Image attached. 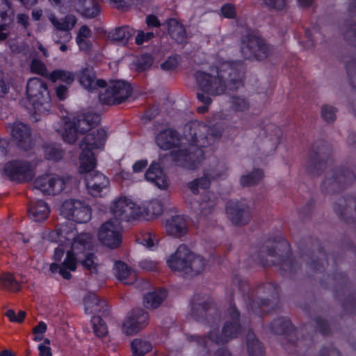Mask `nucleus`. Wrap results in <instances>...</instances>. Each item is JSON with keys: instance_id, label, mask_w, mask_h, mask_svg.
<instances>
[{"instance_id": "nucleus-42", "label": "nucleus", "mask_w": 356, "mask_h": 356, "mask_svg": "<svg viewBox=\"0 0 356 356\" xmlns=\"http://www.w3.org/2000/svg\"><path fill=\"white\" fill-rule=\"evenodd\" d=\"M216 312V309L212 304L204 303L194 308L193 310V314L196 319L199 321L203 318L208 319V316Z\"/></svg>"}, {"instance_id": "nucleus-15", "label": "nucleus", "mask_w": 356, "mask_h": 356, "mask_svg": "<svg viewBox=\"0 0 356 356\" xmlns=\"http://www.w3.org/2000/svg\"><path fill=\"white\" fill-rule=\"evenodd\" d=\"M81 172H82L80 170ZM90 172L86 177V185L88 193L95 197H100L108 191L109 181L100 172Z\"/></svg>"}, {"instance_id": "nucleus-56", "label": "nucleus", "mask_w": 356, "mask_h": 356, "mask_svg": "<svg viewBox=\"0 0 356 356\" xmlns=\"http://www.w3.org/2000/svg\"><path fill=\"white\" fill-rule=\"evenodd\" d=\"M313 213L312 206L311 204H307L301 207L298 211V216L302 220H307L309 218Z\"/></svg>"}, {"instance_id": "nucleus-29", "label": "nucleus", "mask_w": 356, "mask_h": 356, "mask_svg": "<svg viewBox=\"0 0 356 356\" xmlns=\"http://www.w3.org/2000/svg\"><path fill=\"white\" fill-rule=\"evenodd\" d=\"M168 33L179 43H182L186 38L184 27L177 20L171 19L167 22Z\"/></svg>"}, {"instance_id": "nucleus-18", "label": "nucleus", "mask_w": 356, "mask_h": 356, "mask_svg": "<svg viewBox=\"0 0 356 356\" xmlns=\"http://www.w3.org/2000/svg\"><path fill=\"white\" fill-rule=\"evenodd\" d=\"M33 165L22 161H15L6 163L3 168L4 174L11 179H26L31 175Z\"/></svg>"}, {"instance_id": "nucleus-17", "label": "nucleus", "mask_w": 356, "mask_h": 356, "mask_svg": "<svg viewBox=\"0 0 356 356\" xmlns=\"http://www.w3.org/2000/svg\"><path fill=\"white\" fill-rule=\"evenodd\" d=\"M226 213L231 220H248L251 216V211L247 201L230 200L227 203Z\"/></svg>"}, {"instance_id": "nucleus-21", "label": "nucleus", "mask_w": 356, "mask_h": 356, "mask_svg": "<svg viewBox=\"0 0 356 356\" xmlns=\"http://www.w3.org/2000/svg\"><path fill=\"white\" fill-rule=\"evenodd\" d=\"M10 131L13 138L22 148L26 149L31 145L30 129L26 124L18 122H15L10 127Z\"/></svg>"}, {"instance_id": "nucleus-27", "label": "nucleus", "mask_w": 356, "mask_h": 356, "mask_svg": "<svg viewBox=\"0 0 356 356\" xmlns=\"http://www.w3.org/2000/svg\"><path fill=\"white\" fill-rule=\"evenodd\" d=\"M76 7L86 17H94L99 12V5L95 0H78Z\"/></svg>"}, {"instance_id": "nucleus-55", "label": "nucleus", "mask_w": 356, "mask_h": 356, "mask_svg": "<svg viewBox=\"0 0 356 356\" xmlns=\"http://www.w3.org/2000/svg\"><path fill=\"white\" fill-rule=\"evenodd\" d=\"M222 15L227 18H233L236 15L234 6L231 3L225 4L221 8Z\"/></svg>"}, {"instance_id": "nucleus-5", "label": "nucleus", "mask_w": 356, "mask_h": 356, "mask_svg": "<svg viewBox=\"0 0 356 356\" xmlns=\"http://www.w3.org/2000/svg\"><path fill=\"white\" fill-rule=\"evenodd\" d=\"M99 116L94 113H82L65 122L62 131L63 138L68 143H74L82 134L97 124Z\"/></svg>"}, {"instance_id": "nucleus-7", "label": "nucleus", "mask_w": 356, "mask_h": 356, "mask_svg": "<svg viewBox=\"0 0 356 356\" xmlns=\"http://www.w3.org/2000/svg\"><path fill=\"white\" fill-rule=\"evenodd\" d=\"M26 95L35 113H44L51 108V97L46 83L38 78L29 80Z\"/></svg>"}, {"instance_id": "nucleus-35", "label": "nucleus", "mask_w": 356, "mask_h": 356, "mask_svg": "<svg viewBox=\"0 0 356 356\" xmlns=\"http://www.w3.org/2000/svg\"><path fill=\"white\" fill-rule=\"evenodd\" d=\"M0 284L1 288L10 292H15L20 290L19 283L10 273L6 272L1 274Z\"/></svg>"}, {"instance_id": "nucleus-14", "label": "nucleus", "mask_w": 356, "mask_h": 356, "mask_svg": "<svg viewBox=\"0 0 356 356\" xmlns=\"http://www.w3.org/2000/svg\"><path fill=\"white\" fill-rule=\"evenodd\" d=\"M149 324V315L140 308L133 309L124 321L122 330L126 335H134L143 330Z\"/></svg>"}, {"instance_id": "nucleus-2", "label": "nucleus", "mask_w": 356, "mask_h": 356, "mask_svg": "<svg viewBox=\"0 0 356 356\" xmlns=\"http://www.w3.org/2000/svg\"><path fill=\"white\" fill-rule=\"evenodd\" d=\"M236 76V71L229 63L224 62L211 67L208 71L198 72L196 75L197 82L200 89L197 93L198 99L204 106L198 107L199 113H204L207 105L211 102L210 96L223 94L230 83L238 81L241 76Z\"/></svg>"}, {"instance_id": "nucleus-51", "label": "nucleus", "mask_w": 356, "mask_h": 356, "mask_svg": "<svg viewBox=\"0 0 356 356\" xmlns=\"http://www.w3.org/2000/svg\"><path fill=\"white\" fill-rule=\"evenodd\" d=\"M31 70L38 74L45 75L47 74V68L45 65L40 60H33L31 65Z\"/></svg>"}, {"instance_id": "nucleus-48", "label": "nucleus", "mask_w": 356, "mask_h": 356, "mask_svg": "<svg viewBox=\"0 0 356 356\" xmlns=\"http://www.w3.org/2000/svg\"><path fill=\"white\" fill-rule=\"evenodd\" d=\"M9 10L10 4L7 0H0V23L10 22V18L8 13Z\"/></svg>"}, {"instance_id": "nucleus-41", "label": "nucleus", "mask_w": 356, "mask_h": 356, "mask_svg": "<svg viewBox=\"0 0 356 356\" xmlns=\"http://www.w3.org/2000/svg\"><path fill=\"white\" fill-rule=\"evenodd\" d=\"M43 151L44 157L49 160L58 161L62 159L63 155V151L55 144L44 145Z\"/></svg>"}, {"instance_id": "nucleus-40", "label": "nucleus", "mask_w": 356, "mask_h": 356, "mask_svg": "<svg viewBox=\"0 0 356 356\" xmlns=\"http://www.w3.org/2000/svg\"><path fill=\"white\" fill-rule=\"evenodd\" d=\"M48 78L53 82L61 81L67 84H70L74 80V75L70 71L56 70L48 75Z\"/></svg>"}, {"instance_id": "nucleus-34", "label": "nucleus", "mask_w": 356, "mask_h": 356, "mask_svg": "<svg viewBox=\"0 0 356 356\" xmlns=\"http://www.w3.org/2000/svg\"><path fill=\"white\" fill-rule=\"evenodd\" d=\"M79 82L87 90L93 89L96 85L99 87L105 86L104 81H95L92 73L88 70H84L81 72Z\"/></svg>"}, {"instance_id": "nucleus-60", "label": "nucleus", "mask_w": 356, "mask_h": 356, "mask_svg": "<svg viewBox=\"0 0 356 356\" xmlns=\"http://www.w3.org/2000/svg\"><path fill=\"white\" fill-rule=\"evenodd\" d=\"M76 42L79 47V49L83 51H88L90 50L92 43L89 39L76 40Z\"/></svg>"}, {"instance_id": "nucleus-30", "label": "nucleus", "mask_w": 356, "mask_h": 356, "mask_svg": "<svg viewBox=\"0 0 356 356\" xmlns=\"http://www.w3.org/2000/svg\"><path fill=\"white\" fill-rule=\"evenodd\" d=\"M188 266L186 274L191 276L202 273L206 266V261L200 256L195 255L190 251L188 257Z\"/></svg>"}, {"instance_id": "nucleus-38", "label": "nucleus", "mask_w": 356, "mask_h": 356, "mask_svg": "<svg viewBox=\"0 0 356 356\" xmlns=\"http://www.w3.org/2000/svg\"><path fill=\"white\" fill-rule=\"evenodd\" d=\"M272 331L277 334H286L292 330L291 321L286 318H278L275 319L270 325Z\"/></svg>"}, {"instance_id": "nucleus-53", "label": "nucleus", "mask_w": 356, "mask_h": 356, "mask_svg": "<svg viewBox=\"0 0 356 356\" xmlns=\"http://www.w3.org/2000/svg\"><path fill=\"white\" fill-rule=\"evenodd\" d=\"M265 3L271 9L282 10L286 8V0H264Z\"/></svg>"}, {"instance_id": "nucleus-12", "label": "nucleus", "mask_w": 356, "mask_h": 356, "mask_svg": "<svg viewBox=\"0 0 356 356\" xmlns=\"http://www.w3.org/2000/svg\"><path fill=\"white\" fill-rule=\"evenodd\" d=\"M101 88L99 101L108 105L121 103L131 94L130 86L122 81H111L106 88Z\"/></svg>"}, {"instance_id": "nucleus-1", "label": "nucleus", "mask_w": 356, "mask_h": 356, "mask_svg": "<svg viewBox=\"0 0 356 356\" xmlns=\"http://www.w3.org/2000/svg\"><path fill=\"white\" fill-rule=\"evenodd\" d=\"M220 135V130L213 131L204 124L193 122L184 137L172 129H166L158 134L156 143L163 149L175 148L172 156L178 164L193 169L204 159V149L213 145Z\"/></svg>"}, {"instance_id": "nucleus-33", "label": "nucleus", "mask_w": 356, "mask_h": 356, "mask_svg": "<svg viewBox=\"0 0 356 356\" xmlns=\"http://www.w3.org/2000/svg\"><path fill=\"white\" fill-rule=\"evenodd\" d=\"M247 350L250 356H263L264 348L255 334L249 332L246 336Z\"/></svg>"}, {"instance_id": "nucleus-63", "label": "nucleus", "mask_w": 356, "mask_h": 356, "mask_svg": "<svg viewBox=\"0 0 356 356\" xmlns=\"http://www.w3.org/2000/svg\"><path fill=\"white\" fill-rule=\"evenodd\" d=\"M40 356H52L51 348L44 344H40L38 346Z\"/></svg>"}, {"instance_id": "nucleus-13", "label": "nucleus", "mask_w": 356, "mask_h": 356, "mask_svg": "<svg viewBox=\"0 0 356 356\" xmlns=\"http://www.w3.org/2000/svg\"><path fill=\"white\" fill-rule=\"evenodd\" d=\"M91 241L92 235L89 233L81 234L75 237L71 250L67 251L66 258L62 263V266L69 270L74 271L76 268V257L91 248Z\"/></svg>"}, {"instance_id": "nucleus-11", "label": "nucleus", "mask_w": 356, "mask_h": 356, "mask_svg": "<svg viewBox=\"0 0 356 356\" xmlns=\"http://www.w3.org/2000/svg\"><path fill=\"white\" fill-rule=\"evenodd\" d=\"M67 179L55 173H44L34 180L33 187L44 195H56L65 189Z\"/></svg>"}, {"instance_id": "nucleus-52", "label": "nucleus", "mask_w": 356, "mask_h": 356, "mask_svg": "<svg viewBox=\"0 0 356 356\" xmlns=\"http://www.w3.org/2000/svg\"><path fill=\"white\" fill-rule=\"evenodd\" d=\"M228 169L224 165H218L209 173L211 179H222L226 177Z\"/></svg>"}, {"instance_id": "nucleus-3", "label": "nucleus", "mask_w": 356, "mask_h": 356, "mask_svg": "<svg viewBox=\"0 0 356 356\" xmlns=\"http://www.w3.org/2000/svg\"><path fill=\"white\" fill-rule=\"evenodd\" d=\"M107 138L106 131L104 129L93 130L87 134L80 145L81 152L79 156V170L92 171L96 165L95 153L104 148Z\"/></svg>"}, {"instance_id": "nucleus-61", "label": "nucleus", "mask_w": 356, "mask_h": 356, "mask_svg": "<svg viewBox=\"0 0 356 356\" xmlns=\"http://www.w3.org/2000/svg\"><path fill=\"white\" fill-rule=\"evenodd\" d=\"M316 325L319 331L323 334H326L328 333V326L327 323L323 319L320 318H316Z\"/></svg>"}, {"instance_id": "nucleus-50", "label": "nucleus", "mask_w": 356, "mask_h": 356, "mask_svg": "<svg viewBox=\"0 0 356 356\" xmlns=\"http://www.w3.org/2000/svg\"><path fill=\"white\" fill-rule=\"evenodd\" d=\"M266 293L271 296H277L278 293L277 287L273 283H266L258 289L257 293Z\"/></svg>"}, {"instance_id": "nucleus-37", "label": "nucleus", "mask_w": 356, "mask_h": 356, "mask_svg": "<svg viewBox=\"0 0 356 356\" xmlns=\"http://www.w3.org/2000/svg\"><path fill=\"white\" fill-rule=\"evenodd\" d=\"M164 229L168 236L180 238L188 232L187 224H164Z\"/></svg>"}, {"instance_id": "nucleus-59", "label": "nucleus", "mask_w": 356, "mask_h": 356, "mask_svg": "<svg viewBox=\"0 0 356 356\" xmlns=\"http://www.w3.org/2000/svg\"><path fill=\"white\" fill-rule=\"evenodd\" d=\"M140 266L146 270H156L158 268V263L150 260H143L140 261Z\"/></svg>"}, {"instance_id": "nucleus-58", "label": "nucleus", "mask_w": 356, "mask_h": 356, "mask_svg": "<svg viewBox=\"0 0 356 356\" xmlns=\"http://www.w3.org/2000/svg\"><path fill=\"white\" fill-rule=\"evenodd\" d=\"M92 35L90 29L86 26H82L78 32L76 40L90 39Z\"/></svg>"}, {"instance_id": "nucleus-25", "label": "nucleus", "mask_w": 356, "mask_h": 356, "mask_svg": "<svg viewBox=\"0 0 356 356\" xmlns=\"http://www.w3.org/2000/svg\"><path fill=\"white\" fill-rule=\"evenodd\" d=\"M134 32V30L129 26L117 28L108 33V38L118 44H125Z\"/></svg>"}, {"instance_id": "nucleus-4", "label": "nucleus", "mask_w": 356, "mask_h": 356, "mask_svg": "<svg viewBox=\"0 0 356 356\" xmlns=\"http://www.w3.org/2000/svg\"><path fill=\"white\" fill-rule=\"evenodd\" d=\"M228 315L231 321H226L220 336L217 335L216 331H212L209 333V336L200 337L195 335L192 336L191 338L199 345L204 347L207 346L209 341L223 344L227 343L229 339L236 337L240 331V325L238 323L239 312L234 305H230L228 309Z\"/></svg>"}, {"instance_id": "nucleus-19", "label": "nucleus", "mask_w": 356, "mask_h": 356, "mask_svg": "<svg viewBox=\"0 0 356 356\" xmlns=\"http://www.w3.org/2000/svg\"><path fill=\"white\" fill-rule=\"evenodd\" d=\"M190 250L185 245L178 247L176 252L167 260L168 267L173 271H182L186 274Z\"/></svg>"}, {"instance_id": "nucleus-31", "label": "nucleus", "mask_w": 356, "mask_h": 356, "mask_svg": "<svg viewBox=\"0 0 356 356\" xmlns=\"http://www.w3.org/2000/svg\"><path fill=\"white\" fill-rule=\"evenodd\" d=\"M264 177V172L261 169L254 168L240 177V184L243 187L252 186L258 184Z\"/></svg>"}, {"instance_id": "nucleus-10", "label": "nucleus", "mask_w": 356, "mask_h": 356, "mask_svg": "<svg viewBox=\"0 0 356 356\" xmlns=\"http://www.w3.org/2000/svg\"><path fill=\"white\" fill-rule=\"evenodd\" d=\"M241 49L245 58H254L259 60L266 59L273 53L272 47L268 45L262 38L254 35L245 38Z\"/></svg>"}, {"instance_id": "nucleus-23", "label": "nucleus", "mask_w": 356, "mask_h": 356, "mask_svg": "<svg viewBox=\"0 0 356 356\" xmlns=\"http://www.w3.org/2000/svg\"><path fill=\"white\" fill-rule=\"evenodd\" d=\"M140 211L143 215L139 220H152L161 213L163 206L159 200H152L145 202Z\"/></svg>"}, {"instance_id": "nucleus-46", "label": "nucleus", "mask_w": 356, "mask_h": 356, "mask_svg": "<svg viewBox=\"0 0 356 356\" xmlns=\"http://www.w3.org/2000/svg\"><path fill=\"white\" fill-rule=\"evenodd\" d=\"M210 179L207 176L195 179L189 183V188L193 193H197L200 188H207L210 184Z\"/></svg>"}, {"instance_id": "nucleus-44", "label": "nucleus", "mask_w": 356, "mask_h": 356, "mask_svg": "<svg viewBox=\"0 0 356 356\" xmlns=\"http://www.w3.org/2000/svg\"><path fill=\"white\" fill-rule=\"evenodd\" d=\"M337 109L330 105L325 104L321 108V115L322 118L328 123L332 122L336 120Z\"/></svg>"}, {"instance_id": "nucleus-62", "label": "nucleus", "mask_w": 356, "mask_h": 356, "mask_svg": "<svg viewBox=\"0 0 356 356\" xmlns=\"http://www.w3.org/2000/svg\"><path fill=\"white\" fill-rule=\"evenodd\" d=\"M320 356H340V353L334 348H324L321 350Z\"/></svg>"}, {"instance_id": "nucleus-22", "label": "nucleus", "mask_w": 356, "mask_h": 356, "mask_svg": "<svg viewBox=\"0 0 356 356\" xmlns=\"http://www.w3.org/2000/svg\"><path fill=\"white\" fill-rule=\"evenodd\" d=\"M85 311L86 313H99L106 316L109 314L107 305L104 300L92 293H89L84 298Z\"/></svg>"}, {"instance_id": "nucleus-20", "label": "nucleus", "mask_w": 356, "mask_h": 356, "mask_svg": "<svg viewBox=\"0 0 356 356\" xmlns=\"http://www.w3.org/2000/svg\"><path fill=\"white\" fill-rule=\"evenodd\" d=\"M145 177L147 181L154 184L160 189H165L170 185L168 178L157 163H152L151 164Z\"/></svg>"}, {"instance_id": "nucleus-6", "label": "nucleus", "mask_w": 356, "mask_h": 356, "mask_svg": "<svg viewBox=\"0 0 356 356\" xmlns=\"http://www.w3.org/2000/svg\"><path fill=\"white\" fill-rule=\"evenodd\" d=\"M266 254L270 259H266L263 263L264 265H280L286 272L292 273L296 270L298 264L289 257L290 252L289 243L283 238L280 237L277 241H275L270 247L267 245Z\"/></svg>"}, {"instance_id": "nucleus-24", "label": "nucleus", "mask_w": 356, "mask_h": 356, "mask_svg": "<svg viewBox=\"0 0 356 356\" xmlns=\"http://www.w3.org/2000/svg\"><path fill=\"white\" fill-rule=\"evenodd\" d=\"M49 19L57 31L69 32L76 24V19L72 15H66L60 19H57L54 15L49 16Z\"/></svg>"}, {"instance_id": "nucleus-32", "label": "nucleus", "mask_w": 356, "mask_h": 356, "mask_svg": "<svg viewBox=\"0 0 356 356\" xmlns=\"http://www.w3.org/2000/svg\"><path fill=\"white\" fill-rule=\"evenodd\" d=\"M115 267L117 270L116 276L120 280L125 284L132 283L135 279V273L125 263L117 261Z\"/></svg>"}, {"instance_id": "nucleus-49", "label": "nucleus", "mask_w": 356, "mask_h": 356, "mask_svg": "<svg viewBox=\"0 0 356 356\" xmlns=\"http://www.w3.org/2000/svg\"><path fill=\"white\" fill-rule=\"evenodd\" d=\"M5 316L8 317L11 322L21 323L23 322L26 316V312L24 311H19L17 314H16L14 310L8 309L5 313Z\"/></svg>"}, {"instance_id": "nucleus-8", "label": "nucleus", "mask_w": 356, "mask_h": 356, "mask_svg": "<svg viewBox=\"0 0 356 356\" xmlns=\"http://www.w3.org/2000/svg\"><path fill=\"white\" fill-rule=\"evenodd\" d=\"M59 213L65 219L74 222H88L92 218L90 206L79 199L69 198L63 201Z\"/></svg>"}, {"instance_id": "nucleus-16", "label": "nucleus", "mask_w": 356, "mask_h": 356, "mask_svg": "<svg viewBox=\"0 0 356 356\" xmlns=\"http://www.w3.org/2000/svg\"><path fill=\"white\" fill-rule=\"evenodd\" d=\"M98 238L103 245L112 249L117 248L122 243L121 229L115 224H102Z\"/></svg>"}, {"instance_id": "nucleus-39", "label": "nucleus", "mask_w": 356, "mask_h": 356, "mask_svg": "<svg viewBox=\"0 0 356 356\" xmlns=\"http://www.w3.org/2000/svg\"><path fill=\"white\" fill-rule=\"evenodd\" d=\"M152 348V344L147 341L136 339L131 342V349L134 356H143Z\"/></svg>"}, {"instance_id": "nucleus-9", "label": "nucleus", "mask_w": 356, "mask_h": 356, "mask_svg": "<svg viewBox=\"0 0 356 356\" xmlns=\"http://www.w3.org/2000/svg\"><path fill=\"white\" fill-rule=\"evenodd\" d=\"M140 210L141 207L124 197L115 200L110 207L112 220L118 221L138 220L143 215Z\"/></svg>"}, {"instance_id": "nucleus-26", "label": "nucleus", "mask_w": 356, "mask_h": 356, "mask_svg": "<svg viewBox=\"0 0 356 356\" xmlns=\"http://www.w3.org/2000/svg\"><path fill=\"white\" fill-rule=\"evenodd\" d=\"M166 296V291L163 289L148 293L143 298L144 306L147 309H156L161 305Z\"/></svg>"}, {"instance_id": "nucleus-64", "label": "nucleus", "mask_w": 356, "mask_h": 356, "mask_svg": "<svg viewBox=\"0 0 356 356\" xmlns=\"http://www.w3.org/2000/svg\"><path fill=\"white\" fill-rule=\"evenodd\" d=\"M146 22L148 26L157 27L161 25L158 18L154 15H149L146 18Z\"/></svg>"}, {"instance_id": "nucleus-28", "label": "nucleus", "mask_w": 356, "mask_h": 356, "mask_svg": "<svg viewBox=\"0 0 356 356\" xmlns=\"http://www.w3.org/2000/svg\"><path fill=\"white\" fill-rule=\"evenodd\" d=\"M50 213L47 204L42 200L38 201L35 205L29 209L31 218L36 222L45 220Z\"/></svg>"}, {"instance_id": "nucleus-54", "label": "nucleus", "mask_w": 356, "mask_h": 356, "mask_svg": "<svg viewBox=\"0 0 356 356\" xmlns=\"http://www.w3.org/2000/svg\"><path fill=\"white\" fill-rule=\"evenodd\" d=\"M179 58L177 56L169 57L161 64V68L165 70H172L175 69L179 64Z\"/></svg>"}, {"instance_id": "nucleus-57", "label": "nucleus", "mask_w": 356, "mask_h": 356, "mask_svg": "<svg viewBox=\"0 0 356 356\" xmlns=\"http://www.w3.org/2000/svg\"><path fill=\"white\" fill-rule=\"evenodd\" d=\"M153 36L154 33L152 32L145 33L143 31H140L136 37V43L137 44H141L150 40Z\"/></svg>"}, {"instance_id": "nucleus-45", "label": "nucleus", "mask_w": 356, "mask_h": 356, "mask_svg": "<svg viewBox=\"0 0 356 356\" xmlns=\"http://www.w3.org/2000/svg\"><path fill=\"white\" fill-rule=\"evenodd\" d=\"M136 241L147 248H151L154 245V241H156V238L152 233L143 232L136 236Z\"/></svg>"}, {"instance_id": "nucleus-47", "label": "nucleus", "mask_w": 356, "mask_h": 356, "mask_svg": "<svg viewBox=\"0 0 356 356\" xmlns=\"http://www.w3.org/2000/svg\"><path fill=\"white\" fill-rule=\"evenodd\" d=\"M232 107L236 111H243L249 107V102L243 97H234L232 101Z\"/></svg>"}, {"instance_id": "nucleus-36", "label": "nucleus", "mask_w": 356, "mask_h": 356, "mask_svg": "<svg viewBox=\"0 0 356 356\" xmlns=\"http://www.w3.org/2000/svg\"><path fill=\"white\" fill-rule=\"evenodd\" d=\"M80 263L84 270L88 271L91 275L98 274L99 264L97 257L94 253H87Z\"/></svg>"}, {"instance_id": "nucleus-43", "label": "nucleus", "mask_w": 356, "mask_h": 356, "mask_svg": "<svg viewBox=\"0 0 356 356\" xmlns=\"http://www.w3.org/2000/svg\"><path fill=\"white\" fill-rule=\"evenodd\" d=\"M93 325V331L95 334L99 337H104L108 333L107 327L104 321L99 316H93L92 320Z\"/></svg>"}]
</instances>
